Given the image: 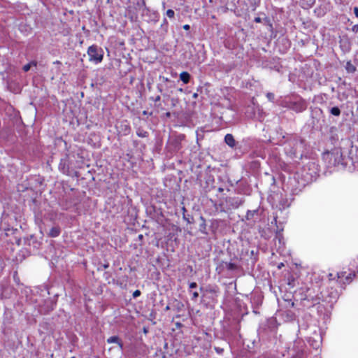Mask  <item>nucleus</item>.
I'll return each instance as SVG.
<instances>
[{"instance_id": "obj_1", "label": "nucleus", "mask_w": 358, "mask_h": 358, "mask_svg": "<svg viewBox=\"0 0 358 358\" xmlns=\"http://www.w3.org/2000/svg\"><path fill=\"white\" fill-rule=\"evenodd\" d=\"M278 105L298 113L306 110L308 107L306 101L301 96L295 94L281 98L279 100Z\"/></svg>"}, {"instance_id": "obj_2", "label": "nucleus", "mask_w": 358, "mask_h": 358, "mask_svg": "<svg viewBox=\"0 0 358 358\" xmlns=\"http://www.w3.org/2000/svg\"><path fill=\"white\" fill-rule=\"evenodd\" d=\"M305 141L298 137L289 139L285 145L286 155L292 159H301L305 150Z\"/></svg>"}, {"instance_id": "obj_3", "label": "nucleus", "mask_w": 358, "mask_h": 358, "mask_svg": "<svg viewBox=\"0 0 358 358\" xmlns=\"http://www.w3.org/2000/svg\"><path fill=\"white\" fill-rule=\"evenodd\" d=\"M312 288H307L306 293L305 294V296L302 298L303 301H311L312 304L310 306H315L320 303V298H324L325 300L329 298L328 301L329 303H334L338 298V293L336 289H331V291L326 295L323 292H320V294L317 293L316 294H313Z\"/></svg>"}, {"instance_id": "obj_4", "label": "nucleus", "mask_w": 358, "mask_h": 358, "mask_svg": "<svg viewBox=\"0 0 358 358\" xmlns=\"http://www.w3.org/2000/svg\"><path fill=\"white\" fill-rule=\"evenodd\" d=\"M103 54V49L96 45H90L87 49L89 60L96 64L102 62Z\"/></svg>"}, {"instance_id": "obj_5", "label": "nucleus", "mask_w": 358, "mask_h": 358, "mask_svg": "<svg viewBox=\"0 0 358 358\" xmlns=\"http://www.w3.org/2000/svg\"><path fill=\"white\" fill-rule=\"evenodd\" d=\"M201 291H204L203 294V297L206 296V294H210L208 298H210L213 301H217V298L219 296L220 291L217 285H208L205 289L202 287H200Z\"/></svg>"}, {"instance_id": "obj_6", "label": "nucleus", "mask_w": 358, "mask_h": 358, "mask_svg": "<svg viewBox=\"0 0 358 358\" xmlns=\"http://www.w3.org/2000/svg\"><path fill=\"white\" fill-rule=\"evenodd\" d=\"M225 203L227 209H236L244 203V199L238 196L227 197Z\"/></svg>"}, {"instance_id": "obj_7", "label": "nucleus", "mask_w": 358, "mask_h": 358, "mask_svg": "<svg viewBox=\"0 0 358 358\" xmlns=\"http://www.w3.org/2000/svg\"><path fill=\"white\" fill-rule=\"evenodd\" d=\"M260 218L259 209L250 210H248L246 213L245 220L248 221V224L253 225Z\"/></svg>"}, {"instance_id": "obj_8", "label": "nucleus", "mask_w": 358, "mask_h": 358, "mask_svg": "<svg viewBox=\"0 0 358 358\" xmlns=\"http://www.w3.org/2000/svg\"><path fill=\"white\" fill-rule=\"evenodd\" d=\"M59 170L66 175L70 174V168L69 162V156L66 155L65 157L62 158L59 164Z\"/></svg>"}, {"instance_id": "obj_9", "label": "nucleus", "mask_w": 358, "mask_h": 358, "mask_svg": "<svg viewBox=\"0 0 358 358\" xmlns=\"http://www.w3.org/2000/svg\"><path fill=\"white\" fill-rule=\"evenodd\" d=\"M345 271L338 272L336 274L338 280H341L343 283H349L352 280V275H355V273H349L345 277Z\"/></svg>"}, {"instance_id": "obj_10", "label": "nucleus", "mask_w": 358, "mask_h": 358, "mask_svg": "<svg viewBox=\"0 0 358 358\" xmlns=\"http://www.w3.org/2000/svg\"><path fill=\"white\" fill-rule=\"evenodd\" d=\"M222 266L228 271H236L238 268V265L234 262H222Z\"/></svg>"}, {"instance_id": "obj_11", "label": "nucleus", "mask_w": 358, "mask_h": 358, "mask_svg": "<svg viewBox=\"0 0 358 358\" xmlns=\"http://www.w3.org/2000/svg\"><path fill=\"white\" fill-rule=\"evenodd\" d=\"M224 142L227 145H228L230 148H234L236 146V141L234 138V136L231 134H227L224 136Z\"/></svg>"}, {"instance_id": "obj_12", "label": "nucleus", "mask_w": 358, "mask_h": 358, "mask_svg": "<svg viewBox=\"0 0 358 358\" xmlns=\"http://www.w3.org/2000/svg\"><path fill=\"white\" fill-rule=\"evenodd\" d=\"M108 343H117L120 348H123V343L117 336H110L107 339Z\"/></svg>"}, {"instance_id": "obj_13", "label": "nucleus", "mask_w": 358, "mask_h": 358, "mask_svg": "<svg viewBox=\"0 0 358 358\" xmlns=\"http://www.w3.org/2000/svg\"><path fill=\"white\" fill-rule=\"evenodd\" d=\"M61 233V229L59 227H53L50 229L49 231V236L55 238L59 236Z\"/></svg>"}, {"instance_id": "obj_14", "label": "nucleus", "mask_w": 358, "mask_h": 358, "mask_svg": "<svg viewBox=\"0 0 358 358\" xmlns=\"http://www.w3.org/2000/svg\"><path fill=\"white\" fill-rule=\"evenodd\" d=\"M180 79L185 83L187 84L190 80V74L187 71H183L180 74Z\"/></svg>"}, {"instance_id": "obj_15", "label": "nucleus", "mask_w": 358, "mask_h": 358, "mask_svg": "<svg viewBox=\"0 0 358 358\" xmlns=\"http://www.w3.org/2000/svg\"><path fill=\"white\" fill-rule=\"evenodd\" d=\"M345 69L348 73H353L356 71L357 68L355 65L352 64L351 61H348L346 63Z\"/></svg>"}, {"instance_id": "obj_16", "label": "nucleus", "mask_w": 358, "mask_h": 358, "mask_svg": "<svg viewBox=\"0 0 358 358\" xmlns=\"http://www.w3.org/2000/svg\"><path fill=\"white\" fill-rule=\"evenodd\" d=\"M121 127H122V130L124 135H127L129 134V132L131 131V127L129 125V124L127 122V121L122 122L121 123Z\"/></svg>"}, {"instance_id": "obj_17", "label": "nucleus", "mask_w": 358, "mask_h": 358, "mask_svg": "<svg viewBox=\"0 0 358 358\" xmlns=\"http://www.w3.org/2000/svg\"><path fill=\"white\" fill-rule=\"evenodd\" d=\"M200 220L201 221V223L199 225V231L204 234H206L207 232L206 231V220L205 219L203 218V217L201 216L200 217Z\"/></svg>"}, {"instance_id": "obj_18", "label": "nucleus", "mask_w": 358, "mask_h": 358, "mask_svg": "<svg viewBox=\"0 0 358 358\" xmlns=\"http://www.w3.org/2000/svg\"><path fill=\"white\" fill-rule=\"evenodd\" d=\"M31 66H37V62L36 61H31V62L25 64L22 69L24 72H27L30 70V68Z\"/></svg>"}, {"instance_id": "obj_19", "label": "nucleus", "mask_w": 358, "mask_h": 358, "mask_svg": "<svg viewBox=\"0 0 358 358\" xmlns=\"http://www.w3.org/2000/svg\"><path fill=\"white\" fill-rule=\"evenodd\" d=\"M136 134L141 138H145L148 136V132L140 128L137 129Z\"/></svg>"}, {"instance_id": "obj_20", "label": "nucleus", "mask_w": 358, "mask_h": 358, "mask_svg": "<svg viewBox=\"0 0 358 358\" xmlns=\"http://www.w3.org/2000/svg\"><path fill=\"white\" fill-rule=\"evenodd\" d=\"M285 318L287 321H292L294 319L295 315L291 310H287L285 313Z\"/></svg>"}, {"instance_id": "obj_21", "label": "nucleus", "mask_w": 358, "mask_h": 358, "mask_svg": "<svg viewBox=\"0 0 358 358\" xmlns=\"http://www.w3.org/2000/svg\"><path fill=\"white\" fill-rule=\"evenodd\" d=\"M330 113L334 116H339L341 115V110L338 107L335 106L330 109Z\"/></svg>"}, {"instance_id": "obj_22", "label": "nucleus", "mask_w": 358, "mask_h": 358, "mask_svg": "<svg viewBox=\"0 0 358 358\" xmlns=\"http://www.w3.org/2000/svg\"><path fill=\"white\" fill-rule=\"evenodd\" d=\"M291 358H306V355L303 350H300V351H298Z\"/></svg>"}, {"instance_id": "obj_23", "label": "nucleus", "mask_w": 358, "mask_h": 358, "mask_svg": "<svg viewBox=\"0 0 358 358\" xmlns=\"http://www.w3.org/2000/svg\"><path fill=\"white\" fill-rule=\"evenodd\" d=\"M322 113H323V112H322V109H320V108H315L312 110V115L313 116L314 115H315L316 116H320V115H322Z\"/></svg>"}, {"instance_id": "obj_24", "label": "nucleus", "mask_w": 358, "mask_h": 358, "mask_svg": "<svg viewBox=\"0 0 358 358\" xmlns=\"http://www.w3.org/2000/svg\"><path fill=\"white\" fill-rule=\"evenodd\" d=\"M169 27V23L166 18H164L163 22L161 24V28L164 29L165 32H167Z\"/></svg>"}, {"instance_id": "obj_25", "label": "nucleus", "mask_w": 358, "mask_h": 358, "mask_svg": "<svg viewBox=\"0 0 358 358\" xmlns=\"http://www.w3.org/2000/svg\"><path fill=\"white\" fill-rule=\"evenodd\" d=\"M275 240H278L279 242V244H284L283 242V237L282 235L280 233H277L275 237Z\"/></svg>"}, {"instance_id": "obj_26", "label": "nucleus", "mask_w": 358, "mask_h": 358, "mask_svg": "<svg viewBox=\"0 0 358 358\" xmlns=\"http://www.w3.org/2000/svg\"><path fill=\"white\" fill-rule=\"evenodd\" d=\"M166 16L170 18V19H172V18H174V16H175V12L172 9H168L166 10Z\"/></svg>"}, {"instance_id": "obj_27", "label": "nucleus", "mask_w": 358, "mask_h": 358, "mask_svg": "<svg viewBox=\"0 0 358 358\" xmlns=\"http://www.w3.org/2000/svg\"><path fill=\"white\" fill-rule=\"evenodd\" d=\"M266 97L270 101H273L275 99V95L272 92H267L266 93Z\"/></svg>"}, {"instance_id": "obj_28", "label": "nucleus", "mask_w": 358, "mask_h": 358, "mask_svg": "<svg viewBox=\"0 0 358 358\" xmlns=\"http://www.w3.org/2000/svg\"><path fill=\"white\" fill-rule=\"evenodd\" d=\"M192 298L191 299L194 301H196L197 298L199 296V293L197 292H192Z\"/></svg>"}, {"instance_id": "obj_29", "label": "nucleus", "mask_w": 358, "mask_h": 358, "mask_svg": "<svg viewBox=\"0 0 358 358\" xmlns=\"http://www.w3.org/2000/svg\"><path fill=\"white\" fill-rule=\"evenodd\" d=\"M214 350L218 355H222L224 352V349L220 347H214Z\"/></svg>"}, {"instance_id": "obj_30", "label": "nucleus", "mask_w": 358, "mask_h": 358, "mask_svg": "<svg viewBox=\"0 0 358 358\" xmlns=\"http://www.w3.org/2000/svg\"><path fill=\"white\" fill-rule=\"evenodd\" d=\"M197 287V284L195 282H192L189 284V289L196 288ZM189 292H192L191 290H189Z\"/></svg>"}, {"instance_id": "obj_31", "label": "nucleus", "mask_w": 358, "mask_h": 358, "mask_svg": "<svg viewBox=\"0 0 358 358\" xmlns=\"http://www.w3.org/2000/svg\"><path fill=\"white\" fill-rule=\"evenodd\" d=\"M141 292L140 290L138 289H136L135 290L134 292H133V297L135 299V298H137L140 295H141Z\"/></svg>"}, {"instance_id": "obj_32", "label": "nucleus", "mask_w": 358, "mask_h": 358, "mask_svg": "<svg viewBox=\"0 0 358 358\" xmlns=\"http://www.w3.org/2000/svg\"><path fill=\"white\" fill-rule=\"evenodd\" d=\"M183 219L187 222V223H191L192 221L190 220V216L188 215L187 216L184 214L183 215ZM191 219L192 220L193 218L191 217Z\"/></svg>"}, {"instance_id": "obj_33", "label": "nucleus", "mask_w": 358, "mask_h": 358, "mask_svg": "<svg viewBox=\"0 0 358 358\" xmlns=\"http://www.w3.org/2000/svg\"><path fill=\"white\" fill-rule=\"evenodd\" d=\"M352 31L355 33H358V24H355L352 27Z\"/></svg>"}, {"instance_id": "obj_34", "label": "nucleus", "mask_w": 358, "mask_h": 358, "mask_svg": "<svg viewBox=\"0 0 358 358\" xmlns=\"http://www.w3.org/2000/svg\"><path fill=\"white\" fill-rule=\"evenodd\" d=\"M354 13H355V16L358 17V7L354 8Z\"/></svg>"}, {"instance_id": "obj_35", "label": "nucleus", "mask_w": 358, "mask_h": 358, "mask_svg": "<svg viewBox=\"0 0 358 358\" xmlns=\"http://www.w3.org/2000/svg\"><path fill=\"white\" fill-rule=\"evenodd\" d=\"M254 21H255V22H257V23H259V22H262V19H261V17H255V18Z\"/></svg>"}, {"instance_id": "obj_36", "label": "nucleus", "mask_w": 358, "mask_h": 358, "mask_svg": "<svg viewBox=\"0 0 358 358\" xmlns=\"http://www.w3.org/2000/svg\"><path fill=\"white\" fill-rule=\"evenodd\" d=\"M160 99H161V96H160L159 95H158V96H157L155 99H153V101H154L155 102H158V101H160Z\"/></svg>"}, {"instance_id": "obj_37", "label": "nucleus", "mask_w": 358, "mask_h": 358, "mask_svg": "<svg viewBox=\"0 0 358 358\" xmlns=\"http://www.w3.org/2000/svg\"><path fill=\"white\" fill-rule=\"evenodd\" d=\"M182 28L185 30H189L190 29V26L189 24H185V25H183Z\"/></svg>"}, {"instance_id": "obj_38", "label": "nucleus", "mask_w": 358, "mask_h": 358, "mask_svg": "<svg viewBox=\"0 0 358 358\" xmlns=\"http://www.w3.org/2000/svg\"><path fill=\"white\" fill-rule=\"evenodd\" d=\"M162 79H163V80H164V82H169V81H170V80H169V78H165V77H163V78H162Z\"/></svg>"}, {"instance_id": "obj_39", "label": "nucleus", "mask_w": 358, "mask_h": 358, "mask_svg": "<svg viewBox=\"0 0 358 358\" xmlns=\"http://www.w3.org/2000/svg\"><path fill=\"white\" fill-rule=\"evenodd\" d=\"M217 191H218L219 192H222L224 191V189H223L222 187H219V188H218V189H217Z\"/></svg>"}, {"instance_id": "obj_40", "label": "nucleus", "mask_w": 358, "mask_h": 358, "mask_svg": "<svg viewBox=\"0 0 358 358\" xmlns=\"http://www.w3.org/2000/svg\"><path fill=\"white\" fill-rule=\"evenodd\" d=\"M108 266H109L108 264H106L103 265V268H108Z\"/></svg>"}, {"instance_id": "obj_41", "label": "nucleus", "mask_w": 358, "mask_h": 358, "mask_svg": "<svg viewBox=\"0 0 358 358\" xmlns=\"http://www.w3.org/2000/svg\"><path fill=\"white\" fill-rule=\"evenodd\" d=\"M182 212H183V215H184V214H185V213H186V211H187L186 208L183 206V207L182 208Z\"/></svg>"}, {"instance_id": "obj_42", "label": "nucleus", "mask_w": 358, "mask_h": 358, "mask_svg": "<svg viewBox=\"0 0 358 358\" xmlns=\"http://www.w3.org/2000/svg\"><path fill=\"white\" fill-rule=\"evenodd\" d=\"M239 329H240L239 324H237V325H236V330L237 331H239Z\"/></svg>"}, {"instance_id": "obj_43", "label": "nucleus", "mask_w": 358, "mask_h": 358, "mask_svg": "<svg viewBox=\"0 0 358 358\" xmlns=\"http://www.w3.org/2000/svg\"><path fill=\"white\" fill-rule=\"evenodd\" d=\"M157 89L158 90L162 92V89L161 88V87L159 85L157 86Z\"/></svg>"}, {"instance_id": "obj_44", "label": "nucleus", "mask_w": 358, "mask_h": 358, "mask_svg": "<svg viewBox=\"0 0 358 358\" xmlns=\"http://www.w3.org/2000/svg\"><path fill=\"white\" fill-rule=\"evenodd\" d=\"M166 117H170V116H171V113H170L169 112H167V113H166Z\"/></svg>"}, {"instance_id": "obj_45", "label": "nucleus", "mask_w": 358, "mask_h": 358, "mask_svg": "<svg viewBox=\"0 0 358 358\" xmlns=\"http://www.w3.org/2000/svg\"><path fill=\"white\" fill-rule=\"evenodd\" d=\"M329 280H332L333 279V278H332L333 275L331 273H330L329 275Z\"/></svg>"}, {"instance_id": "obj_46", "label": "nucleus", "mask_w": 358, "mask_h": 358, "mask_svg": "<svg viewBox=\"0 0 358 358\" xmlns=\"http://www.w3.org/2000/svg\"><path fill=\"white\" fill-rule=\"evenodd\" d=\"M289 303H290L291 307H293V306H294V302H292V301H291V302H289Z\"/></svg>"}, {"instance_id": "obj_47", "label": "nucleus", "mask_w": 358, "mask_h": 358, "mask_svg": "<svg viewBox=\"0 0 358 358\" xmlns=\"http://www.w3.org/2000/svg\"><path fill=\"white\" fill-rule=\"evenodd\" d=\"M141 3H142V6H145V1H144V0H142Z\"/></svg>"}, {"instance_id": "obj_48", "label": "nucleus", "mask_w": 358, "mask_h": 358, "mask_svg": "<svg viewBox=\"0 0 358 358\" xmlns=\"http://www.w3.org/2000/svg\"><path fill=\"white\" fill-rule=\"evenodd\" d=\"M139 239H142L143 238V236L142 234H140L138 236Z\"/></svg>"}, {"instance_id": "obj_49", "label": "nucleus", "mask_w": 358, "mask_h": 358, "mask_svg": "<svg viewBox=\"0 0 358 358\" xmlns=\"http://www.w3.org/2000/svg\"><path fill=\"white\" fill-rule=\"evenodd\" d=\"M324 155H327V156L331 155V154L330 152H329L324 153Z\"/></svg>"}, {"instance_id": "obj_50", "label": "nucleus", "mask_w": 358, "mask_h": 358, "mask_svg": "<svg viewBox=\"0 0 358 358\" xmlns=\"http://www.w3.org/2000/svg\"><path fill=\"white\" fill-rule=\"evenodd\" d=\"M55 64H60V62L59 61H56L54 62Z\"/></svg>"}, {"instance_id": "obj_51", "label": "nucleus", "mask_w": 358, "mask_h": 358, "mask_svg": "<svg viewBox=\"0 0 358 358\" xmlns=\"http://www.w3.org/2000/svg\"><path fill=\"white\" fill-rule=\"evenodd\" d=\"M165 309H166V310H169V306H167L166 307V308H165Z\"/></svg>"}, {"instance_id": "obj_52", "label": "nucleus", "mask_w": 358, "mask_h": 358, "mask_svg": "<svg viewBox=\"0 0 358 358\" xmlns=\"http://www.w3.org/2000/svg\"><path fill=\"white\" fill-rule=\"evenodd\" d=\"M196 96H197V94H196V93H195V94H194V97H196Z\"/></svg>"}, {"instance_id": "obj_53", "label": "nucleus", "mask_w": 358, "mask_h": 358, "mask_svg": "<svg viewBox=\"0 0 358 358\" xmlns=\"http://www.w3.org/2000/svg\"><path fill=\"white\" fill-rule=\"evenodd\" d=\"M356 268H357V269L358 270V265H357V266H356Z\"/></svg>"}, {"instance_id": "obj_54", "label": "nucleus", "mask_w": 358, "mask_h": 358, "mask_svg": "<svg viewBox=\"0 0 358 358\" xmlns=\"http://www.w3.org/2000/svg\"><path fill=\"white\" fill-rule=\"evenodd\" d=\"M72 358H74V357H72Z\"/></svg>"}]
</instances>
